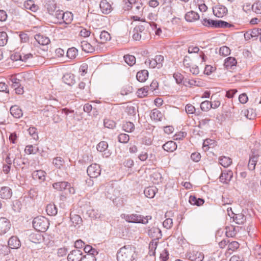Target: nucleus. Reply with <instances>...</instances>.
I'll return each mask as SVG.
<instances>
[{
	"label": "nucleus",
	"mask_w": 261,
	"mask_h": 261,
	"mask_svg": "<svg viewBox=\"0 0 261 261\" xmlns=\"http://www.w3.org/2000/svg\"><path fill=\"white\" fill-rule=\"evenodd\" d=\"M137 258L136 248L132 245L124 246L117 252L118 261H136Z\"/></svg>",
	"instance_id": "f257e3e1"
},
{
	"label": "nucleus",
	"mask_w": 261,
	"mask_h": 261,
	"mask_svg": "<svg viewBox=\"0 0 261 261\" xmlns=\"http://www.w3.org/2000/svg\"><path fill=\"white\" fill-rule=\"evenodd\" d=\"M48 220L44 217H37L33 221V227L38 231L45 232L49 227Z\"/></svg>",
	"instance_id": "f03ea898"
},
{
	"label": "nucleus",
	"mask_w": 261,
	"mask_h": 261,
	"mask_svg": "<svg viewBox=\"0 0 261 261\" xmlns=\"http://www.w3.org/2000/svg\"><path fill=\"white\" fill-rule=\"evenodd\" d=\"M123 218L126 221L129 223L142 224L147 223L148 218H149V219H151L150 216H146V217H144V216L141 215L136 214L124 215Z\"/></svg>",
	"instance_id": "7ed1b4c3"
},
{
	"label": "nucleus",
	"mask_w": 261,
	"mask_h": 261,
	"mask_svg": "<svg viewBox=\"0 0 261 261\" xmlns=\"http://www.w3.org/2000/svg\"><path fill=\"white\" fill-rule=\"evenodd\" d=\"M147 23H145L144 24H140L136 26L133 31V38L134 40L139 41L142 38L144 39L145 38V28L146 27Z\"/></svg>",
	"instance_id": "20e7f679"
},
{
	"label": "nucleus",
	"mask_w": 261,
	"mask_h": 261,
	"mask_svg": "<svg viewBox=\"0 0 261 261\" xmlns=\"http://www.w3.org/2000/svg\"><path fill=\"white\" fill-rule=\"evenodd\" d=\"M87 172L91 178L97 177L100 174L101 172L99 165L97 164H93L90 165L87 168Z\"/></svg>",
	"instance_id": "39448f33"
},
{
	"label": "nucleus",
	"mask_w": 261,
	"mask_h": 261,
	"mask_svg": "<svg viewBox=\"0 0 261 261\" xmlns=\"http://www.w3.org/2000/svg\"><path fill=\"white\" fill-rule=\"evenodd\" d=\"M83 253L81 250L74 249L72 250L68 255V261H82Z\"/></svg>",
	"instance_id": "423d86ee"
},
{
	"label": "nucleus",
	"mask_w": 261,
	"mask_h": 261,
	"mask_svg": "<svg viewBox=\"0 0 261 261\" xmlns=\"http://www.w3.org/2000/svg\"><path fill=\"white\" fill-rule=\"evenodd\" d=\"M147 233L149 237L154 238L152 241H158L162 236L161 229L155 227H148Z\"/></svg>",
	"instance_id": "0eeeda50"
},
{
	"label": "nucleus",
	"mask_w": 261,
	"mask_h": 261,
	"mask_svg": "<svg viewBox=\"0 0 261 261\" xmlns=\"http://www.w3.org/2000/svg\"><path fill=\"white\" fill-rule=\"evenodd\" d=\"M186 256L191 261H202L204 258L202 253L195 250L188 252Z\"/></svg>",
	"instance_id": "6e6552de"
},
{
	"label": "nucleus",
	"mask_w": 261,
	"mask_h": 261,
	"mask_svg": "<svg viewBox=\"0 0 261 261\" xmlns=\"http://www.w3.org/2000/svg\"><path fill=\"white\" fill-rule=\"evenodd\" d=\"M10 221L5 217L0 218V234L6 233L10 229Z\"/></svg>",
	"instance_id": "1a4fd4ad"
},
{
	"label": "nucleus",
	"mask_w": 261,
	"mask_h": 261,
	"mask_svg": "<svg viewBox=\"0 0 261 261\" xmlns=\"http://www.w3.org/2000/svg\"><path fill=\"white\" fill-rule=\"evenodd\" d=\"M99 7L102 13L105 14L110 13L113 10L111 5L107 0H102Z\"/></svg>",
	"instance_id": "9d476101"
},
{
	"label": "nucleus",
	"mask_w": 261,
	"mask_h": 261,
	"mask_svg": "<svg viewBox=\"0 0 261 261\" xmlns=\"http://www.w3.org/2000/svg\"><path fill=\"white\" fill-rule=\"evenodd\" d=\"M73 110H69L67 109H63L61 110V113L63 114L64 113L66 115H68L69 113H73ZM60 112L59 111H56V112L53 114V120L55 123H59L62 121V118L60 116Z\"/></svg>",
	"instance_id": "9b49d317"
},
{
	"label": "nucleus",
	"mask_w": 261,
	"mask_h": 261,
	"mask_svg": "<svg viewBox=\"0 0 261 261\" xmlns=\"http://www.w3.org/2000/svg\"><path fill=\"white\" fill-rule=\"evenodd\" d=\"M227 12V9L224 6L219 5L213 8V13L217 17H222Z\"/></svg>",
	"instance_id": "f8f14e48"
},
{
	"label": "nucleus",
	"mask_w": 261,
	"mask_h": 261,
	"mask_svg": "<svg viewBox=\"0 0 261 261\" xmlns=\"http://www.w3.org/2000/svg\"><path fill=\"white\" fill-rule=\"evenodd\" d=\"M32 175L34 180H38L42 182L45 180L46 172L42 170H36L32 173Z\"/></svg>",
	"instance_id": "ddd939ff"
},
{
	"label": "nucleus",
	"mask_w": 261,
	"mask_h": 261,
	"mask_svg": "<svg viewBox=\"0 0 261 261\" xmlns=\"http://www.w3.org/2000/svg\"><path fill=\"white\" fill-rule=\"evenodd\" d=\"M12 195V191L9 187H3L0 189V197L4 199H10Z\"/></svg>",
	"instance_id": "4468645a"
},
{
	"label": "nucleus",
	"mask_w": 261,
	"mask_h": 261,
	"mask_svg": "<svg viewBox=\"0 0 261 261\" xmlns=\"http://www.w3.org/2000/svg\"><path fill=\"white\" fill-rule=\"evenodd\" d=\"M8 243L9 248L11 249H18L21 246L20 241L16 236H12Z\"/></svg>",
	"instance_id": "2eb2a0df"
},
{
	"label": "nucleus",
	"mask_w": 261,
	"mask_h": 261,
	"mask_svg": "<svg viewBox=\"0 0 261 261\" xmlns=\"http://www.w3.org/2000/svg\"><path fill=\"white\" fill-rule=\"evenodd\" d=\"M35 39L38 44L42 45H47L50 42V40L48 37L40 34H36L35 36Z\"/></svg>",
	"instance_id": "dca6fc26"
},
{
	"label": "nucleus",
	"mask_w": 261,
	"mask_h": 261,
	"mask_svg": "<svg viewBox=\"0 0 261 261\" xmlns=\"http://www.w3.org/2000/svg\"><path fill=\"white\" fill-rule=\"evenodd\" d=\"M45 8L50 15H54L56 10V4L54 0H47L45 5Z\"/></svg>",
	"instance_id": "f3484780"
},
{
	"label": "nucleus",
	"mask_w": 261,
	"mask_h": 261,
	"mask_svg": "<svg viewBox=\"0 0 261 261\" xmlns=\"http://www.w3.org/2000/svg\"><path fill=\"white\" fill-rule=\"evenodd\" d=\"M186 21L192 22L199 19V14L194 11H191L187 13L185 16Z\"/></svg>",
	"instance_id": "a211bd4d"
},
{
	"label": "nucleus",
	"mask_w": 261,
	"mask_h": 261,
	"mask_svg": "<svg viewBox=\"0 0 261 261\" xmlns=\"http://www.w3.org/2000/svg\"><path fill=\"white\" fill-rule=\"evenodd\" d=\"M225 229V233L227 237H233L236 235L237 233L238 232L239 227H234L233 225H231L229 226H226Z\"/></svg>",
	"instance_id": "6ab92c4d"
},
{
	"label": "nucleus",
	"mask_w": 261,
	"mask_h": 261,
	"mask_svg": "<svg viewBox=\"0 0 261 261\" xmlns=\"http://www.w3.org/2000/svg\"><path fill=\"white\" fill-rule=\"evenodd\" d=\"M81 46L82 50L86 53H93L95 51V46L92 45L87 41H82Z\"/></svg>",
	"instance_id": "aec40b11"
},
{
	"label": "nucleus",
	"mask_w": 261,
	"mask_h": 261,
	"mask_svg": "<svg viewBox=\"0 0 261 261\" xmlns=\"http://www.w3.org/2000/svg\"><path fill=\"white\" fill-rule=\"evenodd\" d=\"M163 148L168 152H173L177 148L176 143L172 141H170L163 145Z\"/></svg>",
	"instance_id": "412c9836"
},
{
	"label": "nucleus",
	"mask_w": 261,
	"mask_h": 261,
	"mask_svg": "<svg viewBox=\"0 0 261 261\" xmlns=\"http://www.w3.org/2000/svg\"><path fill=\"white\" fill-rule=\"evenodd\" d=\"M237 64V62L236 59L233 57H230L225 60L224 66L227 69H229L236 66Z\"/></svg>",
	"instance_id": "4be33fe9"
},
{
	"label": "nucleus",
	"mask_w": 261,
	"mask_h": 261,
	"mask_svg": "<svg viewBox=\"0 0 261 261\" xmlns=\"http://www.w3.org/2000/svg\"><path fill=\"white\" fill-rule=\"evenodd\" d=\"M158 189L155 187H149L145 189L144 193L147 197L152 198L154 197Z\"/></svg>",
	"instance_id": "5701e85b"
},
{
	"label": "nucleus",
	"mask_w": 261,
	"mask_h": 261,
	"mask_svg": "<svg viewBox=\"0 0 261 261\" xmlns=\"http://www.w3.org/2000/svg\"><path fill=\"white\" fill-rule=\"evenodd\" d=\"M69 186V183L67 181L57 182L53 185V188L59 191H66L67 187Z\"/></svg>",
	"instance_id": "b1692460"
},
{
	"label": "nucleus",
	"mask_w": 261,
	"mask_h": 261,
	"mask_svg": "<svg viewBox=\"0 0 261 261\" xmlns=\"http://www.w3.org/2000/svg\"><path fill=\"white\" fill-rule=\"evenodd\" d=\"M23 7L25 9L30 10L32 12H36L38 9V6L35 5L34 1L32 0L25 1L23 4Z\"/></svg>",
	"instance_id": "393cba45"
},
{
	"label": "nucleus",
	"mask_w": 261,
	"mask_h": 261,
	"mask_svg": "<svg viewBox=\"0 0 261 261\" xmlns=\"http://www.w3.org/2000/svg\"><path fill=\"white\" fill-rule=\"evenodd\" d=\"M10 111L11 115L15 118H19L22 116V110L17 106H12Z\"/></svg>",
	"instance_id": "a878e982"
},
{
	"label": "nucleus",
	"mask_w": 261,
	"mask_h": 261,
	"mask_svg": "<svg viewBox=\"0 0 261 261\" xmlns=\"http://www.w3.org/2000/svg\"><path fill=\"white\" fill-rule=\"evenodd\" d=\"M62 17H63L62 23L70 24L73 20V14L70 12H64Z\"/></svg>",
	"instance_id": "bb28decb"
},
{
	"label": "nucleus",
	"mask_w": 261,
	"mask_h": 261,
	"mask_svg": "<svg viewBox=\"0 0 261 261\" xmlns=\"http://www.w3.org/2000/svg\"><path fill=\"white\" fill-rule=\"evenodd\" d=\"M148 76V72L146 70H142L137 72L136 77L140 82H145Z\"/></svg>",
	"instance_id": "cd10ccee"
},
{
	"label": "nucleus",
	"mask_w": 261,
	"mask_h": 261,
	"mask_svg": "<svg viewBox=\"0 0 261 261\" xmlns=\"http://www.w3.org/2000/svg\"><path fill=\"white\" fill-rule=\"evenodd\" d=\"M189 201L191 204L197 206L202 205L204 202L203 199L199 198H197L195 196H190Z\"/></svg>",
	"instance_id": "c85d7f7f"
},
{
	"label": "nucleus",
	"mask_w": 261,
	"mask_h": 261,
	"mask_svg": "<svg viewBox=\"0 0 261 261\" xmlns=\"http://www.w3.org/2000/svg\"><path fill=\"white\" fill-rule=\"evenodd\" d=\"M219 163L223 167L226 168L229 167L232 163L231 159L226 156H222L219 158Z\"/></svg>",
	"instance_id": "c756f323"
},
{
	"label": "nucleus",
	"mask_w": 261,
	"mask_h": 261,
	"mask_svg": "<svg viewBox=\"0 0 261 261\" xmlns=\"http://www.w3.org/2000/svg\"><path fill=\"white\" fill-rule=\"evenodd\" d=\"M8 155L11 158V160H13L14 162L17 159H20L21 156L20 151L16 148L10 149Z\"/></svg>",
	"instance_id": "7c9ffc66"
},
{
	"label": "nucleus",
	"mask_w": 261,
	"mask_h": 261,
	"mask_svg": "<svg viewBox=\"0 0 261 261\" xmlns=\"http://www.w3.org/2000/svg\"><path fill=\"white\" fill-rule=\"evenodd\" d=\"M232 218L233 221L238 224H242L246 221V217L242 214H234Z\"/></svg>",
	"instance_id": "2f4dec72"
},
{
	"label": "nucleus",
	"mask_w": 261,
	"mask_h": 261,
	"mask_svg": "<svg viewBox=\"0 0 261 261\" xmlns=\"http://www.w3.org/2000/svg\"><path fill=\"white\" fill-rule=\"evenodd\" d=\"M150 118L154 120L161 121L163 118V114L158 110L155 109L152 111L150 114Z\"/></svg>",
	"instance_id": "473e14b6"
},
{
	"label": "nucleus",
	"mask_w": 261,
	"mask_h": 261,
	"mask_svg": "<svg viewBox=\"0 0 261 261\" xmlns=\"http://www.w3.org/2000/svg\"><path fill=\"white\" fill-rule=\"evenodd\" d=\"M99 38L100 40V43L102 44L110 40L111 38L110 34L106 31H101L99 35Z\"/></svg>",
	"instance_id": "72a5a7b5"
},
{
	"label": "nucleus",
	"mask_w": 261,
	"mask_h": 261,
	"mask_svg": "<svg viewBox=\"0 0 261 261\" xmlns=\"http://www.w3.org/2000/svg\"><path fill=\"white\" fill-rule=\"evenodd\" d=\"M46 211L48 215L55 216L57 214V208L55 204H48L46 208Z\"/></svg>",
	"instance_id": "f704fd0d"
},
{
	"label": "nucleus",
	"mask_w": 261,
	"mask_h": 261,
	"mask_svg": "<svg viewBox=\"0 0 261 261\" xmlns=\"http://www.w3.org/2000/svg\"><path fill=\"white\" fill-rule=\"evenodd\" d=\"M201 22L205 27L212 28H215L216 27V20H214L205 18L202 20Z\"/></svg>",
	"instance_id": "c9c22d12"
},
{
	"label": "nucleus",
	"mask_w": 261,
	"mask_h": 261,
	"mask_svg": "<svg viewBox=\"0 0 261 261\" xmlns=\"http://www.w3.org/2000/svg\"><path fill=\"white\" fill-rule=\"evenodd\" d=\"M78 54V50L75 47H71L69 48L66 53L67 57L70 59H73L75 58Z\"/></svg>",
	"instance_id": "e433bc0d"
},
{
	"label": "nucleus",
	"mask_w": 261,
	"mask_h": 261,
	"mask_svg": "<svg viewBox=\"0 0 261 261\" xmlns=\"http://www.w3.org/2000/svg\"><path fill=\"white\" fill-rule=\"evenodd\" d=\"M215 28H228L232 26L226 21L221 20H216Z\"/></svg>",
	"instance_id": "4c0bfd02"
},
{
	"label": "nucleus",
	"mask_w": 261,
	"mask_h": 261,
	"mask_svg": "<svg viewBox=\"0 0 261 261\" xmlns=\"http://www.w3.org/2000/svg\"><path fill=\"white\" fill-rule=\"evenodd\" d=\"M53 164L56 168L61 169L64 164V161L61 157H56L54 159Z\"/></svg>",
	"instance_id": "58836bf2"
},
{
	"label": "nucleus",
	"mask_w": 261,
	"mask_h": 261,
	"mask_svg": "<svg viewBox=\"0 0 261 261\" xmlns=\"http://www.w3.org/2000/svg\"><path fill=\"white\" fill-rule=\"evenodd\" d=\"M158 241H152L149 243V254L151 255H155V250L158 245Z\"/></svg>",
	"instance_id": "ea45409f"
},
{
	"label": "nucleus",
	"mask_w": 261,
	"mask_h": 261,
	"mask_svg": "<svg viewBox=\"0 0 261 261\" xmlns=\"http://www.w3.org/2000/svg\"><path fill=\"white\" fill-rule=\"evenodd\" d=\"M63 81L66 84L70 85L73 83V75L66 73L62 77Z\"/></svg>",
	"instance_id": "a19ab883"
},
{
	"label": "nucleus",
	"mask_w": 261,
	"mask_h": 261,
	"mask_svg": "<svg viewBox=\"0 0 261 261\" xmlns=\"http://www.w3.org/2000/svg\"><path fill=\"white\" fill-rule=\"evenodd\" d=\"M124 59L125 62L130 66H133L136 63V58L133 55H125Z\"/></svg>",
	"instance_id": "79ce46f5"
},
{
	"label": "nucleus",
	"mask_w": 261,
	"mask_h": 261,
	"mask_svg": "<svg viewBox=\"0 0 261 261\" xmlns=\"http://www.w3.org/2000/svg\"><path fill=\"white\" fill-rule=\"evenodd\" d=\"M123 128L126 132H132L135 129V125L131 122H126L123 125Z\"/></svg>",
	"instance_id": "37998d69"
},
{
	"label": "nucleus",
	"mask_w": 261,
	"mask_h": 261,
	"mask_svg": "<svg viewBox=\"0 0 261 261\" xmlns=\"http://www.w3.org/2000/svg\"><path fill=\"white\" fill-rule=\"evenodd\" d=\"M103 124L106 127L110 129H113L116 126V122L109 119H105L103 120Z\"/></svg>",
	"instance_id": "c03bdc74"
},
{
	"label": "nucleus",
	"mask_w": 261,
	"mask_h": 261,
	"mask_svg": "<svg viewBox=\"0 0 261 261\" xmlns=\"http://www.w3.org/2000/svg\"><path fill=\"white\" fill-rule=\"evenodd\" d=\"M251 9L256 14H261V2L257 1L251 6Z\"/></svg>",
	"instance_id": "a18cd8bd"
},
{
	"label": "nucleus",
	"mask_w": 261,
	"mask_h": 261,
	"mask_svg": "<svg viewBox=\"0 0 261 261\" xmlns=\"http://www.w3.org/2000/svg\"><path fill=\"white\" fill-rule=\"evenodd\" d=\"M42 239V236L40 234L31 233L29 236V240L34 243H37Z\"/></svg>",
	"instance_id": "49530a36"
},
{
	"label": "nucleus",
	"mask_w": 261,
	"mask_h": 261,
	"mask_svg": "<svg viewBox=\"0 0 261 261\" xmlns=\"http://www.w3.org/2000/svg\"><path fill=\"white\" fill-rule=\"evenodd\" d=\"M56 112V110L50 106L47 107L46 109H44L43 111V115L46 117L50 116L51 115L53 114Z\"/></svg>",
	"instance_id": "de8ad7c7"
},
{
	"label": "nucleus",
	"mask_w": 261,
	"mask_h": 261,
	"mask_svg": "<svg viewBox=\"0 0 261 261\" xmlns=\"http://www.w3.org/2000/svg\"><path fill=\"white\" fill-rule=\"evenodd\" d=\"M212 108L211 102L205 100L202 102L200 104V109L202 111L207 112Z\"/></svg>",
	"instance_id": "09e8293b"
},
{
	"label": "nucleus",
	"mask_w": 261,
	"mask_h": 261,
	"mask_svg": "<svg viewBox=\"0 0 261 261\" xmlns=\"http://www.w3.org/2000/svg\"><path fill=\"white\" fill-rule=\"evenodd\" d=\"M8 41V36L6 32H0V46H4Z\"/></svg>",
	"instance_id": "8fccbe9b"
},
{
	"label": "nucleus",
	"mask_w": 261,
	"mask_h": 261,
	"mask_svg": "<svg viewBox=\"0 0 261 261\" xmlns=\"http://www.w3.org/2000/svg\"><path fill=\"white\" fill-rule=\"evenodd\" d=\"M244 113L246 118L250 120L254 119L256 116V114L253 109H249L245 111Z\"/></svg>",
	"instance_id": "3c124183"
},
{
	"label": "nucleus",
	"mask_w": 261,
	"mask_h": 261,
	"mask_svg": "<svg viewBox=\"0 0 261 261\" xmlns=\"http://www.w3.org/2000/svg\"><path fill=\"white\" fill-rule=\"evenodd\" d=\"M108 147V143L106 141H101L97 145L96 148L98 151L103 152Z\"/></svg>",
	"instance_id": "603ef678"
},
{
	"label": "nucleus",
	"mask_w": 261,
	"mask_h": 261,
	"mask_svg": "<svg viewBox=\"0 0 261 261\" xmlns=\"http://www.w3.org/2000/svg\"><path fill=\"white\" fill-rule=\"evenodd\" d=\"M63 12H64L61 10H57L54 12L55 13L54 16L57 21V23L62 24V20L63 18V17H62V16L63 15Z\"/></svg>",
	"instance_id": "864d4df0"
},
{
	"label": "nucleus",
	"mask_w": 261,
	"mask_h": 261,
	"mask_svg": "<svg viewBox=\"0 0 261 261\" xmlns=\"http://www.w3.org/2000/svg\"><path fill=\"white\" fill-rule=\"evenodd\" d=\"M118 141L122 143H126L129 140V137L126 134H120L118 137Z\"/></svg>",
	"instance_id": "5fc2aeb1"
},
{
	"label": "nucleus",
	"mask_w": 261,
	"mask_h": 261,
	"mask_svg": "<svg viewBox=\"0 0 261 261\" xmlns=\"http://www.w3.org/2000/svg\"><path fill=\"white\" fill-rule=\"evenodd\" d=\"M230 53V50L229 48L226 46L221 47L219 49V54L220 55L223 56H227Z\"/></svg>",
	"instance_id": "6e6d98bb"
},
{
	"label": "nucleus",
	"mask_w": 261,
	"mask_h": 261,
	"mask_svg": "<svg viewBox=\"0 0 261 261\" xmlns=\"http://www.w3.org/2000/svg\"><path fill=\"white\" fill-rule=\"evenodd\" d=\"M145 64L146 65H149L152 68H158V66L154 58L147 59L145 62Z\"/></svg>",
	"instance_id": "4d7b16f0"
},
{
	"label": "nucleus",
	"mask_w": 261,
	"mask_h": 261,
	"mask_svg": "<svg viewBox=\"0 0 261 261\" xmlns=\"http://www.w3.org/2000/svg\"><path fill=\"white\" fill-rule=\"evenodd\" d=\"M71 221L72 223L75 225L77 224H80L82 222V219L79 215H74L73 216H71L70 217Z\"/></svg>",
	"instance_id": "13d9d810"
},
{
	"label": "nucleus",
	"mask_w": 261,
	"mask_h": 261,
	"mask_svg": "<svg viewBox=\"0 0 261 261\" xmlns=\"http://www.w3.org/2000/svg\"><path fill=\"white\" fill-rule=\"evenodd\" d=\"M239 247V244L236 241H232L228 244V250L234 251Z\"/></svg>",
	"instance_id": "bf43d9fd"
},
{
	"label": "nucleus",
	"mask_w": 261,
	"mask_h": 261,
	"mask_svg": "<svg viewBox=\"0 0 261 261\" xmlns=\"http://www.w3.org/2000/svg\"><path fill=\"white\" fill-rule=\"evenodd\" d=\"M36 130V128L34 127H30L28 130L30 136L35 140L38 139V136Z\"/></svg>",
	"instance_id": "052dcab7"
},
{
	"label": "nucleus",
	"mask_w": 261,
	"mask_h": 261,
	"mask_svg": "<svg viewBox=\"0 0 261 261\" xmlns=\"http://www.w3.org/2000/svg\"><path fill=\"white\" fill-rule=\"evenodd\" d=\"M185 110L188 114H193L196 111L195 108L191 104H187L185 107Z\"/></svg>",
	"instance_id": "680f3d73"
},
{
	"label": "nucleus",
	"mask_w": 261,
	"mask_h": 261,
	"mask_svg": "<svg viewBox=\"0 0 261 261\" xmlns=\"http://www.w3.org/2000/svg\"><path fill=\"white\" fill-rule=\"evenodd\" d=\"M158 64V68L159 69L163 66V62L164 60V57L162 55H157L154 58Z\"/></svg>",
	"instance_id": "e2e57ef3"
},
{
	"label": "nucleus",
	"mask_w": 261,
	"mask_h": 261,
	"mask_svg": "<svg viewBox=\"0 0 261 261\" xmlns=\"http://www.w3.org/2000/svg\"><path fill=\"white\" fill-rule=\"evenodd\" d=\"M173 77L175 80L176 83L178 84L181 83L184 79V76L179 72L174 73Z\"/></svg>",
	"instance_id": "0e129e2a"
},
{
	"label": "nucleus",
	"mask_w": 261,
	"mask_h": 261,
	"mask_svg": "<svg viewBox=\"0 0 261 261\" xmlns=\"http://www.w3.org/2000/svg\"><path fill=\"white\" fill-rule=\"evenodd\" d=\"M173 224V221L172 219L171 218H168L166 219L163 222V226L167 228V229H170L172 226Z\"/></svg>",
	"instance_id": "69168bd1"
},
{
	"label": "nucleus",
	"mask_w": 261,
	"mask_h": 261,
	"mask_svg": "<svg viewBox=\"0 0 261 261\" xmlns=\"http://www.w3.org/2000/svg\"><path fill=\"white\" fill-rule=\"evenodd\" d=\"M38 148L35 149L32 145L27 146L25 149V152L28 154H35Z\"/></svg>",
	"instance_id": "338daca9"
},
{
	"label": "nucleus",
	"mask_w": 261,
	"mask_h": 261,
	"mask_svg": "<svg viewBox=\"0 0 261 261\" xmlns=\"http://www.w3.org/2000/svg\"><path fill=\"white\" fill-rule=\"evenodd\" d=\"M82 261H96V258L91 254H86L83 255Z\"/></svg>",
	"instance_id": "774afa93"
}]
</instances>
